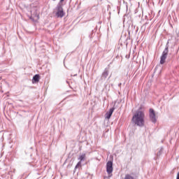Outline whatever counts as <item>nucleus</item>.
<instances>
[{
    "mask_svg": "<svg viewBox=\"0 0 179 179\" xmlns=\"http://www.w3.org/2000/svg\"><path fill=\"white\" fill-rule=\"evenodd\" d=\"M40 82V75L36 74L33 77L32 83H38Z\"/></svg>",
    "mask_w": 179,
    "mask_h": 179,
    "instance_id": "6e6552de",
    "label": "nucleus"
},
{
    "mask_svg": "<svg viewBox=\"0 0 179 179\" xmlns=\"http://www.w3.org/2000/svg\"><path fill=\"white\" fill-rule=\"evenodd\" d=\"M167 55H169V48H166L162 55L161 56L160 64L163 65L164 62H166V59H167Z\"/></svg>",
    "mask_w": 179,
    "mask_h": 179,
    "instance_id": "7ed1b4c3",
    "label": "nucleus"
},
{
    "mask_svg": "<svg viewBox=\"0 0 179 179\" xmlns=\"http://www.w3.org/2000/svg\"><path fill=\"white\" fill-rule=\"evenodd\" d=\"M64 0H60L61 2H64Z\"/></svg>",
    "mask_w": 179,
    "mask_h": 179,
    "instance_id": "4468645a",
    "label": "nucleus"
},
{
    "mask_svg": "<svg viewBox=\"0 0 179 179\" xmlns=\"http://www.w3.org/2000/svg\"><path fill=\"white\" fill-rule=\"evenodd\" d=\"M124 179H135V178L130 174H126Z\"/></svg>",
    "mask_w": 179,
    "mask_h": 179,
    "instance_id": "9d476101",
    "label": "nucleus"
},
{
    "mask_svg": "<svg viewBox=\"0 0 179 179\" xmlns=\"http://www.w3.org/2000/svg\"><path fill=\"white\" fill-rule=\"evenodd\" d=\"M57 17H64V16H65V13H64V8H62V6L59 5L57 7Z\"/></svg>",
    "mask_w": 179,
    "mask_h": 179,
    "instance_id": "20e7f679",
    "label": "nucleus"
},
{
    "mask_svg": "<svg viewBox=\"0 0 179 179\" xmlns=\"http://www.w3.org/2000/svg\"><path fill=\"white\" fill-rule=\"evenodd\" d=\"M150 118L152 122H156V113L153 108L150 109Z\"/></svg>",
    "mask_w": 179,
    "mask_h": 179,
    "instance_id": "39448f33",
    "label": "nucleus"
},
{
    "mask_svg": "<svg viewBox=\"0 0 179 179\" xmlns=\"http://www.w3.org/2000/svg\"><path fill=\"white\" fill-rule=\"evenodd\" d=\"M82 166V162L80 161L78 162L77 165L76 166L75 169H78V167H80Z\"/></svg>",
    "mask_w": 179,
    "mask_h": 179,
    "instance_id": "f8f14e48",
    "label": "nucleus"
},
{
    "mask_svg": "<svg viewBox=\"0 0 179 179\" xmlns=\"http://www.w3.org/2000/svg\"><path fill=\"white\" fill-rule=\"evenodd\" d=\"M53 1H55V0H53Z\"/></svg>",
    "mask_w": 179,
    "mask_h": 179,
    "instance_id": "2eb2a0df",
    "label": "nucleus"
},
{
    "mask_svg": "<svg viewBox=\"0 0 179 179\" xmlns=\"http://www.w3.org/2000/svg\"><path fill=\"white\" fill-rule=\"evenodd\" d=\"M106 171L108 174L113 173V162L108 161L106 164Z\"/></svg>",
    "mask_w": 179,
    "mask_h": 179,
    "instance_id": "423d86ee",
    "label": "nucleus"
},
{
    "mask_svg": "<svg viewBox=\"0 0 179 179\" xmlns=\"http://www.w3.org/2000/svg\"><path fill=\"white\" fill-rule=\"evenodd\" d=\"M176 179H179V172L177 174Z\"/></svg>",
    "mask_w": 179,
    "mask_h": 179,
    "instance_id": "ddd939ff",
    "label": "nucleus"
},
{
    "mask_svg": "<svg viewBox=\"0 0 179 179\" xmlns=\"http://www.w3.org/2000/svg\"><path fill=\"white\" fill-rule=\"evenodd\" d=\"M107 76H108V71H105L103 73H102V78H107Z\"/></svg>",
    "mask_w": 179,
    "mask_h": 179,
    "instance_id": "9b49d317",
    "label": "nucleus"
},
{
    "mask_svg": "<svg viewBox=\"0 0 179 179\" xmlns=\"http://www.w3.org/2000/svg\"><path fill=\"white\" fill-rule=\"evenodd\" d=\"M85 159H86V154H82L81 155H80L78 160L82 162L83 160H85Z\"/></svg>",
    "mask_w": 179,
    "mask_h": 179,
    "instance_id": "1a4fd4ad",
    "label": "nucleus"
},
{
    "mask_svg": "<svg viewBox=\"0 0 179 179\" xmlns=\"http://www.w3.org/2000/svg\"><path fill=\"white\" fill-rule=\"evenodd\" d=\"M31 19L34 20V22H38V20L40 19V8H36L34 9V12L31 15Z\"/></svg>",
    "mask_w": 179,
    "mask_h": 179,
    "instance_id": "f03ea898",
    "label": "nucleus"
},
{
    "mask_svg": "<svg viewBox=\"0 0 179 179\" xmlns=\"http://www.w3.org/2000/svg\"><path fill=\"white\" fill-rule=\"evenodd\" d=\"M143 107L141 106L138 110H136L133 115L131 121L134 125L137 127H144L145 126V110Z\"/></svg>",
    "mask_w": 179,
    "mask_h": 179,
    "instance_id": "f257e3e1",
    "label": "nucleus"
},
{
    "mask_svg": "<svg viewBox=\"0 0 179 179\" xmlns=\"http://www.w3.org/2000/svg\"><path fill=\"white\" fill-rule=\"evenodd\" d=\"M114 110H115V108H111L109 111L106 113L105 117L107 120H110V118H111L113 113H114Z\"/></svg>",
    "mask_w": 179,
    "mask_h": 179,
    "instance_id": "0eeeda50",
    "label": "nucleus"
}]
</instances>
